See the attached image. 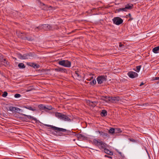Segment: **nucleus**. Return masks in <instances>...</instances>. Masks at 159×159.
I'll list each match as a JSON object with an SVG mask.
<instances>
[{"instance_id": "obj_1", "label": "nucleus", "mask_w": 159, "mask_h": 159, "mask_svg": "<svg viewBox=\"0 0 159 159\" xmlns=\"http://www.w3.org/2000/svg\"><path fill=\"white\" fill-rule=\"evenodd\" d=\"M54 28L48 24H44L40 25L38 27L34 28V30L38 31L39 30L42 31L48 30H53Z\"/></svg>"}, {"instance_id": "obj_2", "label": "nucleus", "mask_w": 159, "mask_h": 159, "mask_svg": "<svg viewBox=\"0 0 159 159\" xmlns=\"http://www.w3.org/2000/svg\"><path fill=\"white\" fill-rule=\"evenodd\" d=\"M94 144L101 149H104L107 147V144L102 141H98L96 139L93 140Z\"/></svg>"}, {"instance_id": "obj_3", "label": "nucleus", "mask_w": 159, "mask_h": 159, "mask_svg": "<svg viewBox=\"0 0 159 159\" xmlns=\"http://www.w3.org/2000/svg\"><path fill=\"white\" fill-rule=\"evenodd\" d=\"M55 116L60 120L65 121H71L70 118L67 116L61 113L57 112L55 114Z\"/></svg>"}, {"instance_id": "obj_4", "label": "nucleus", "mask_w": 159, "mask_h": 159, "mask_svg": "<svg viewBox=\"0 0 159 159\" xmlns=\"http://www.w3.org/2000/svg\"><path fill=\"white\" fill-rule=\"evenodd\" d=\"M58 64L66 67L69 68L71 66V62L67 60H62L59 61Z\"/></svg>"}, {"instance_id": "obj_5", "label": "nucleus", "mask_w": 159, "mask_h": 159, "mask_svg": "<svg viewBox=\"0 0 159 159\" xmlns=\"http://www.w3.org/2000/svg\"><path fill=\"white\" fill-rule=\"evenodd\" d=\"M44 125L45 126L50 127L53 130L55 131L57 133H58V132L56 131H58L66 132L67 130L66 129L57 127L52 125L48 124H44Z\"/></svg>"}, {"instance_id": "obj_6", "label": "nucleus", "mask_w": 159, "mask_h": 159, "mask_svg": "<svg viewBox=\"0 0 159 159\" xmlns=\"http://www.w3.org/2000/svg\"><path fill=\"white\" fill-rule=\"evenodd\" d=\"M112 20L113 23L117 25H120L123 23V21L121 18L118 17L114 18Z\"/></svg>"}, {"instance_id": "obj_7", "label": "nucleus", "mask_w": 159, "mask_h": 159, "mask_svg": "<svg viewBox=\"0 0 159 159\" xmlns=\"http://www.w3.org/2000/svg\"><path fill=\"white\" fill-rule=\"evenodd\" d=\"M9 110L12 112H17L18 113H20V112H23L22 110L15 107H10L9 108Z\"/></svg>"}, {"instance_id": "obj_8", "label": "nucleus", "mask_w": 159, "mask_h": 159, "mask_svg": "<svg viewBox=\"0 0 159 159\" xmlns=\"http://www.w3.org/2000/svg\"><path fill=\"white\" fill-rule=\"evenodd\" d=\"M0 62L3 63V65L6 66H9V62L5 58H3L1 54H0Z\"/></svg>"}, {"instance_id": "obj_9", "label": "nucleus", "mask_w": 159, "mask_h": 159, "mask_svg": "<svg viewBox=\"0 0 159 159\" xmlns=\"http://www.w3.org/2000/svg\"><path fill=\"white\" fill-rule=\"evenodd\" d=\"M127 75L130 78H136L138 75V74L137 73L132 71L128 72L127 73Z\"/></svg>"}, {"instance_id": "obj_10", "label": "nucleus", "mask_w": 159, "mask_h": 159, "mask_svg": "<svg viewBox=\"0 0 159 159\" xmlns=\"http://www.w3.org/2000/svg\"><path fill=\"white\" fill-rule=\"evenodd\" d=\"M54 70L56 71L57 72L65 73L67 72V70L66 69L60 67H57Z\"/></svg>"}, {"instance_id": "obj_11", "label": "nucleus", "mask_w": 159, "mask_h": 159, "mask_svg": "<svg viewBox=\"0 0 159 159\" xmlns=\"http://www.w3.org/2000/svg\"><path fill=\"white\" fill-rule=\"evenodd\" d=\"M97 80L98 83L101 84L102 83L103 81L106 80V78L104 76H101L98 77L97 79Z\"/></svg>"}, {"instance_id": "obj_12", "label": "nucleus", "mask_w": 159, "mask_h": 159, "mask_svg": "<svg viewBox=\"0 0 159 159\" xmlns=\"http://www.w3.org/2000/svg\"><path fill=\"white\" fill-rule=\"evenodd\" d=\"M87 103L89 106L94 107L96 106L98 103L97 101H91L89 100L87 101Z\"/></svg>"}, {"instance_id": "obj_13", "label": "nucleus", "mask_w": 159, "mask_h": 159, "mask_svg": "<svg viewBox=\"0 0 159 159\" xmlns=\"http://www.w3.org/2000/svg\"><path fill=\"white\" fill-rule=\"evenodd\" d=\"M38 107L41 110H45L47 109L48 110H50L52 109V107H47L42 104H40L38 106Z\"/></svg>"}, {"instance_id": "obj_14", "label": "nucleus", "mask_w": 159, "mask_h": 159, "mask_svg": "<svg viewBox=\"0 0 159 159\" xmlns=\"http://www.w3.org/2000/svg\"><path fill=\"white\" fill-rule=\"evenodd\" d=\"M18 57L20 59H28L27 54H24L23 55H22L20 54H18Z\"/></svg>"}, {"instance_id": "obj_15", "label": "nucleus", "mask_w": 159, "mask_h": 159, "mask_svg": "<svg viewBox=\"0 0 159 159\" xmlns=\"http://www.w3.org/2000/svg\"><path fill=\"white\" fill-rule=\"evenodd\" d=\"M27 54L28 59H32L34 57V54L33 53H29L28 54Z\"/></svg>"}, {"instance_id": "obj_16", "label": "nucleus", "mask_w": 159, "mask_h": 159, "mask_svg": "<svg viewBox=\"0 0 159 159\" xmlns=\"http://www.w3.org/2000/svg\"><path fill=\"white\" fill-rule=\"evenodd\" d=\"M23 107L25 108L26 109H28L29 110L33 111H36V110L34 107V108H33L30 106H24Z\"/></svg>"}, {"instance_id": "obj_17", "label": "nucleus", "mask_w": 159, "mask_h": 159, "mask_svg": "<svg viewBox=\"0 0 159 159\" xmlns=\"http://www.w3.org/2000/svg\"><path fill=\"white\" fill-rule=\"evenodd\" d=\"M104 151L105 153L110 155H112L113 154V153L112 152L110 151L108 149L106 148H105L104 149Z\"/></svg>"}, {"instance_id": "obj_18", "label": "nucleus", "mask_w": 159, "mask_h": 159, "mask_svg": "<svg viewBox=\"0 0 159 159\" xmlns=\"http://www.w3.org/2000/svg\"><path fill=\"white\" fill-rule=\"evenodd\" d=\"M74 75L78 79H80L81 78V76L78 71H76L75 72Z\"/></svg>"}, {"instance_id": "obj_19", "label": "nucleus", "mask_w": 159, "mask_h": 159, "mask_svg": "<svg viewBox=\"0 0 159 159\" xmlns=\"http://www.w3.org/2000/svg\"><path fill=\"white\" fill-rule=\"evenodd\" d=\"M30 66L33 67L34 68H39V65L36 64L31 63H30Z\"/></svg>"}, {"instance_id": "obj_20", "label": "nucleus", "mask_w": 159, "mask_h": 159, "mask_svg": "<svg viewBox=\"0 0 159 159\" xmlns=\"http://www.w3.org/2000/svg\"><path fill=\"white\" fill-rule=\"evenodd\" d=\"M102 99L106 102H108L110 101V97L107 96L103 97Z\"/></svg>"}, {"instance_id": "obj_21", "label": "nucleus", "mask_w": 159, "mask_h": 159, "mask_svg": "<svg viewBox=\"0 0 159 159\" xmlns=\"http://www.w3.org/2000/svg\"><path fill=\"white\" fill-rule=\"evenodd\" d=\"M125 7L127 10L128 9H131L133 8V5L131 4H128L126 5Z\"/></svg>"}, {"instance_id": "obj_22", "label": "nucleus", "mask_w": 159, "mask_h": 159, "mask_svg": "<svg viewBox=\"0 0 159 159\" xmlns=\"http://www.w3.org/2000/svg\"><path fill=\"white\" fill-rule=\"evenodd\" d=\"M159 50V46L154 48L152 49V52L155 53H158V51Z\"/></svg>"}, {"instance_id": "obj_23", "label": "nucleus", "mask_w": 159, "mask_h": 159, "mask_svg": "<svg viewBox=\"0 0 159 159\" xmlns=\"http://www.w3.org/2000/svg\"><path fill=\"white\" fill-rule=\"evenodd\" d=\"M107 114V112L105 110H102L101 113V115L102 116H105Z\"/></svg>"}, {"instance_id": "obj_24", "label": "nucleus", "mask_w": 159, "mask_h": 159, "mask_svg": "<svg viewBox=\"0 0 159 159\" xmlns=\"http://www.w3.org/2000/svg\"><path fill=\"white\" fill-rule=\"evenodd\" d=\"M110 101H116L117 100L118 101L119 100V98L118 97H110Z\"/></svg>"}, {"instance_id": "obj_25", "label": "nucleus", "mask_w": 159, "mask_h": 159, "mask_svg": "<svg viewBox=\"0 0 159 159\" xmlns=\"http://www.w3.org/2000/svg\"><path fill=\"white\" fill-rule=\"evenodd\" d=\"M109 133L111 134H113L115 133V129L114 128H111L109 130Z\"/></svg>"}, {"instance_id": "obj_26", "label": "nucleus", "mask_w": 159, "mask_h": 159, "mask_svg": "<svg viewBox=\"0 0 159 159\" xmlns=\"http://www.w3.org/2000/svg\"><path fill=\"white\" fill-rule=\"evenodd\" d=\"M141 67V66H137L135 69H134L135 71L137 72H139L140 70Z\"/></svg>"}, {"instance_id": "obj_27", "label": "nucleus", "mask_w": 159, "mask_h": 159, "mask_svg": "<svg viewBox=\"0 0 159 159\" xmlns=\"http://www.w3.org/2000/svg\"><path fill=\"white\" fill-rule=\"evenodd\" d=\"M18 66L20 68H24L25 67L24 64L22 63H20L18 65Z\"/></svg>"}, {"instance_id": "obj_28", "label": "nucleus", "mask_w": 159, "mask_h": 159, "mask_svg": "<svg viewBox=\"0 0 159 159\" xmlns=\"http://www.w3.org/2000/svg\"><path fill=\"white\" fill-rule=\"evenodd\" d=\"M21 115H22V116H25L27 117L28 118H29V119H34V118L32 116H31L27 115H25V114H22V113L21 114Z\"/></svg>"}, {"instance_id": "obj_29", "label": "nucleus", "mask_w": 159, "mask_h": 159, "mask_svg": "<svg viewBox=\"0 0 159 159\" xmlns=\"http://www.w3.org/2000/svg\"><path fill=\"white\" fill-rule=\"evenodd\" d=\"M118 11H127V9L125 7V8H120L118 9Z\"/></svg>"}, {"instance_id": "obj_30", "label": "nucleus", "mask_w": 159, "mask_h": 159, "mask_svg": "<svg viewBox=\"0 0 159 159\" xmlns=\"http://www.w3.org/2000/svg\"><path fill=\"white\" fill-rule=\"evenodd\" d=\"M102 136L105 137V138H109L110 137L109 135L107 133L104 132Z\"/></svg>"}, {"instance_id": "obj_31", "label": "nucleus", "mask_w": 159, "mask_h": 159, "mask_svg": "<svg viewBox=\"0 0 159 159\" xmlns=\"http://www.w3.org/2000/svg\"><path fill=\"white\" fill-rule=\"evenodd\" d=\"M96 80H95L94 79V80H93L91 81L90 82V84H96Z\"/></svg>"}, {"instance_id": "obj_32", "label": "nucleus", "mask_w": 159, "mask_h": 159, "mask_svg": "<svg viewBox=\"0 0 159 159\" xmlns=\"http://www.w3.org/2000/svg\"><path fill=\"white\" fill-rule=\"evenodd\" d=\"M7 92H4L2 94V96L3 97H6L7 95Z\"/></svg>"}, {"instance_id": "obj_33", "label": "nucleus", "mask_w": 159, "mask_h": 159, "mask_svg": "<svg viewBox=\"0 0 159 159\" xmlns=\"http://www.w3.org/2000/svg\"><path fill=\"white\" fill-rule=\"evenodd\" d=\"M21 97V95L20 94L17 93L14 95V97L15 98H19Z\"/></svg>"}, {"instance_id": "obj_34", "label": "nucleus", "mask_w": 159, "mask_h": 159, "mask_svg": "<svg viewBox=\"0 0 159 159\" xmlns=\"http://www.w3.org/2000/svg\"><path fill=\"white\" fill-rule=\"evenodd\" d=\"M129 141L132 142H133V143H137V141L136 140L134 139H129Z\"/></svg>"}, {"instance_id": "obj_35", "label": "nucleus", "mask_w": 159, "mask_h": 159, "mask_svg": "<svg viewBox=\"0 0 159 159\" xmlns=\"http://www.w3.org/2000/svg\"><path fill=\"white\" fill-rule=\"evenodd\" d=\"M97 133H98L99 134H100V135L103 136V133H104V132H102V131H96Z\"/></svg>"}, {"instance_id": "obj_36", "label": "nucleus", "mask_w": 159, "mask_h": 159, "mask_svg": "<svg viewBox=\"0 0 159 159\" xmlns=\"http://www.w3.org/2000/svg\"><path fill=\"white\" fill-rule=\"evenodd\" d=\"M90 77L89 78H88L87 79V80L88 81H90L91 79H93V77L92 76V75H90Z\"/></svg>"}, {"instance_id": "obj_37", "label": "nucleus", "mask_w": 159, "mask_h": 159, "mask_svg": "<svg viewBox=\"0 0 159 159\" xmlns=\"http://www.w3.org/2000/svg\"><path fill=\"white\" fill-rule=\"evenodd\" d=\"M115 129L116 132H120L121 131L120 129L115 128Z\"/></svg>"}, {"instance_id": "obj_38", "label": "nucleus", "mask_w": 159, "mask_h": 159, "mask_svg": "<svg viewBox=\"0 0 159 159\" xmlns=\"http://www.w3.org/2000/svg\"><path fill=\"white\" fill-rule=\"evenodd\" d=\"M105 157H107L109 158H112V157L111 156H108L107 155H105Z\"/></svg>"}, {"instance_id": "obj_39", "label": "nucleus", "mask_w": 159, "mask_h": 159, "mask_svg": "<svg viewBox=\"0 0 159 159\" xmlns=\"http://www.w3.org/2000/svg\"><path fill=\"white\" fill-rule=\"evenodd\" d=\"M124 46L123 44H122L121 43H120L119 45V46L120 47H121L122 46Z\"/></svg>"}, {"instance_id": "obj_40", "label": "nucleus", "mask_w": 159, "mask_h": 159, "mask_svg": "<svg viewBox=\"0 0 159 159\" xmlns=\"http://www.w3.org/2000/svg\"><path fill=\"white\" fill-rule=\"evenodd\" d=\"M159 79V77H156L155 78V80H158Z\"/></svg>"}, {"instance_id": "obj_41", "label": "nucleus", "mask_w": 159, "mask_h": 159, "mask_svg": "<svg viewBox=\"0 0 159 159\" xmlns=\"http://www.w3.org/2000/svg\"><path fill=\"white\" fill-rule=\"evenodd\" d=\"M59 133V134H58V135L61 136V135H62V133Z\"/></svg>"}, {"instance_id": "obj_42", "label": "nucleus", "mask_w": 159, "mask_h": 159, "mask_svg": "<svg viewBox=\"0 0 159 159\" xmlns=\"http://www.w3.org/2000/svg\"><path fill=\"white\" fill-rule=\"evenodd\" d=\"M144 84V83L143 82H142L140 84V86H142Z\"/></svg>"}, {"instance_id": "obj_43", "label": "nucleus", "mask_w": 159, "mask_h": 159, "mask_svg": "<svg viewBox=\"0 0 159 159\" xmlns=\"http://www.w3.org/2000/svg\"><path fill=\"white\" fill-rule=\"evenodd\" d=\"M133 20V18H131V17H130V19H129V20Z\"/></svg>"}, {"instance_id": "obj_44", "label": "nucleus", "mask_w": 159, "mask_h": 159, "mask_svg": "<svg viewBox=\"0 0 159 159\" xmlns=\"http://www.w3.org/2000/svg\"><path fill=\"white\" fill-rule=\"evenodd\" d=\"M127 16H129L130 17L131 16V15L130 13H129Z\"/></svg>"}, {"instance_id": "obj_45", "label": "nucleus", "mask_w": 159, "mask_h": 159, "mask_svg": "<svg viewBox=\"0 0 159 159\" xmlns=\"http://www.w3.org/2000/svg\"><path fill=\"white\" fill-rule=\"evenodd\" d=\"M42 4L43 5H45L44 4L42 3Z\"/></svg>"}, {"instance_id": "obj_46", "label": "nucleus", "mask_w": 159, "mask_h": 159, "mask_svg": "<svg viewBox=\"0 0 159 159\" xmlns=\"http://www.w3.org/2000/svg\"><path fill=\"white\" fill-rule=\"evenodd\" d=\"M81 135H81V134H80V136H81Z\"/></svg>"}, {"instance_id": "obj_47", "label": "nucleus", "mask_w": 159, "mask_h": 159, "mask_svg": "<svg viewBox=\"0 0 159 159\" xmlns=\"http://www.w3.org/2000/svg\"><path fill=\"white\" fill-rule=\"evenodd\" d=\"M31 40V39H29V40Z\"/></svg>"}]
</instances>
